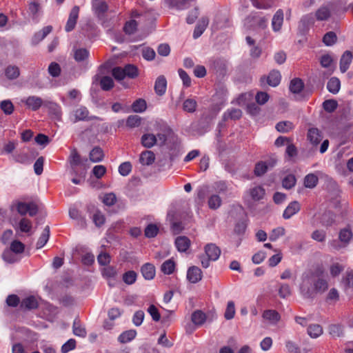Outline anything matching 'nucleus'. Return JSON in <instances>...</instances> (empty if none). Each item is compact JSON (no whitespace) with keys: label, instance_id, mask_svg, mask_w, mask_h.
Instances as JSON below:
<instances>
[{"label":"nucleus","instance_id":"nucleus-6","mask_svg":"<svg viewBox=\"0 0 353 353\" xmlns=\"http://www.w3.org/2000/svg\"><path fill=\"white\" fill-rule=\"evenodd\" d=\"M206 256L213 261L219 259L221 255V249L214 243H208L204 247Z\"/></svg>","mask_w":353,"mask_h":353},{"label":"nucleus","instance_id":"nucleus-41","mask_svg":"<svg viewBox=\"0 0 353 353\" xmlns=\"http://www.w3.org/2000/svg\"><path fill=\"white\" fill-rule=\"evenodd\" d=\"M137 274L134 270H128L123 274V281L126 285H132L137 280Z\"/></svg>","mask_w":353,"mask_h":353},{"label":"nucleus","instance_id":"nucleus-62","mask_svg":"<svg viewBox=\"0 0 353 353\" xmlns=\"http://www.w3.org/2000/svg\"><path fill=\"white\" fill-rule=\"evenodd\" d=\"M141 124V118L138 115H130L126 121L127 126L130 128L137 127Z\"/></svg>","mask_w":353,"mask_h":353},{"label":"nucleus","instance_id":"nucleus-7","mask_svg":"<svg viewBox=\"0 0 353 353\" xmlns=\"http://www.w3.org/2000/svg\"><path fill=\"white\" fill-rule=\"evenodd\" d=\"M94 14L99 19H102L108 10V6L104 0H95L92 4Z\"/></svg>","mask_w":353,"mask_h":353},{"label":"nucleus","instance_id":"nucleus-14","mask_svg":"<svg viewBox=\"0 0 353 353\" xmlns=\"http://www.w3.org/2000/svg\"><path fill=\"white\" fill-rule=\"evenodd\" d=\"M202 278L201 270L196 266L189 268L187 272V279L192 283H196Z\"/></svg>","mask_w":353,"mask_h":353},{"label":"nucleus","instance_id":"nucleus-11","mask_svg":"<svg viewBox=\"0 0 353 353\" xmlns=\"http://www.w3.org/2000/svg\"><path fill=\"white\" fill-rule=\"evenodd\" d=\"M353 58L352 52L350 50H346L342 54L340 59V70L342 73H345L349 68Z\"/></svg>","mask_w":353,"mask_h":353},{"label":"nucleus","instance_id":"nucleus-59","mask_svg":"<svg viewBox=\"0 0 353 353\" xmlns=\"http://www.w3.org/2000/svg\"><path fill=\"white\" fill-rule=\"evenodd\" d=\"M337 106H338V103H337L336 101H335L334 99L325 100L323 103V109L326 112H330V113L333 112L337 108Z\"/></svg>","mask_w":353,"mask_h":353},{"label":"nucleus","instance_id":"nucleus-21","mask_svg":"<svg viewBox=\"0 0 353 353\" xmlns=\"http://www.w3.org/2000/svg\"><path fill=\"white\" fill-rule=\"evenodd\" d=\"M155 155L150 150H145L140 154L139 162L144 165H150L154 163Z\"/></svg>","mask_w":353,"mask_h":353},{"label":"nucleus","instance_id":"nucleus-18","mask_svg":"<svg viewBox=\"0 0 353 353\" xmlns=\"http://www.w3.org/2000/svg\"><path fill=\"white\" fill-rule=\"evenodd\" d=\"M141 272L145 279L152 280L155 276V267L152 263H146L142 265Z\"/></svg>","mask_w":353,"mask_h":353},{"label":"nucleus","instance_id":"nucleus-63","mask_svg":"<svg viewBox=\"0 0 353 353\" xmlns=\"http://www.w3.org/2000/svg\"><path fill=\"white\" fill-rule=\"evenodd\" d=\"M339 294L338 291L335 288L330 289L326 296V301L330 304L334 303L339 300Z\"/></svg>","mask_w":353,"mask_h":353},{"label":"nucleus","instance_id":"nucleus-55","mask_svg":"<svg viewBox=\"0 0 353 353\" xmlns=\"http://www.w3.org/2000/svg\"><path fill=\"white\" fill-rule=\"evenodd\" d=\"M12 251L10 249L5 250L2 254V259L7 263H14L18 261L17 256H15Z\"/></svg>","mask_w":353,"mask_h":353},{"label":"nucleus","instance_id":"nucleus-3","mask_svg":"<svg viewBox=\"0 0 353 353\" xmlns=\"http://www.w3.org/2000/svg\"><path fill=\"white\" fill-rule=\"evenodd\" d=\"M90 112L88 109L85 106H80L73 110L71 116V119L73 123H77L80 121H101L102 119L94 115L90 116Z\"/></svg>","mask_w":353,"mask_h":353},{"label":"nucleus","instance_id":"nucleus-19","mask_svg":"<svg viewBox=\"0 0 353 353\" xmlns=\"http://www.w3.org/2000/svg\"><path fill=\"white\" fill-rule=\"evenodd\" d=\"M175 246L179 252H186L190 246V239L184 236H178L175 239Z\"/></svg>","mask_w":353,"mask_h":353},{"label":"nucleus","instance_id":"nucleus-36","mask_svg":"<svg viewBox=\"0 0 353 353\" xmlns=\"http://www.w3.org/2000/svg\"><path fill=\"white\" fill-rule=\"evenodd\" d=\"M50 237V228L48 225L46 226L42 234L37 242V248L40 249L43 248L48 242Z\"/></svg>","mask_w":353,"mask_h":353},{"label":"nucleus","instance_id":"nucleus-12","mask_svg":"<svg viewBox=\"0 0 353 353\" xmlns=\"http://www.w3.org/2000/svg\"><path fill=\"white\" fill-rule=\"evenodd\" d=\"M208 24L209 19L207 17H201L197 22V24L194 30L193 38L196 39L200 37L205 30Z\"/></svg>","mask_w":353,"mask_h":353},{"label":"nucleus","instance_id":"nucleus-34","mask_svg":"<svg viewBox=\"0 0 353 353\" xmlns=\"http://www.w3.org/2000/svg\"><path fill=\"white\" fill-rule=\"evenodd\" d=\"M318 182V176L313 173H310L305 176L303 183L305 188L312 189L316 186Z\"/></svg>","mask_w":353,"mask_h":353},{"label":"nucleus","instance_id":"nucleus-13","mask_svg":"<svg viewBox=\"0 0 353 353\" xmlns=\"http://www.w3.org/2000/svg\"><path fill=\"white\" fill-rule=\"evenodd\" d=\"M301 210V205L300 203L296 201H294L289 203V205L286 207L283 213V217L285 219H289L292 216L298 213Z\"/></svg>","mask_w":353,"mask_h":353},{"label":"nucleus","instance_id":"nucleus-28","mask_svg":"<svg viewBox=\"0 0 353 353\" xmlns=\"http://www.w3.org/2000/svg\"><path fill=\"white\" fill-rule=\"evenodd\" d=\"M265 194V191L261 186H255L250 190V196L255 201L261 200Z\"/></svg>","mask_w":353,"mask_h":353},{"label":"nucleus","instance_id":"nucleus-64","mask_svg":"<svg viewBox=\"0 0 353 353\" xmlns=\"http://www.w3.org/2000/svg\"><path fill=\"white\" fill-rule=\"evenodd\" d=\"M48 72L53 77H57L61 74L60 65L55 62H52L48 67Z\"/></svg>","mask_w":353,"mask_h":353},{"label":"nucleus","instance_id":"nucleus-49","mask_svg":"<svg viewBox=\"0 0 353 353\" xmlns=\"http://www.w3.org/2000/svg\"><path fill=\"white\" fill-rule=\"evenodd\" d=\"M329 333L333 337H340L343 334V326L339 324H332L329 326Z\"/></svg>","mask_w":353,"mask_h":353},{"label":"nucleus","instance_id":"nucleus-25","mask_svg":"<svg viewBox=\"0 0 353 353\" xmlns=\"http://www.w3.org/2000/svg\"><path fill=\"white\" fill-rule=\"evenodd\" d=\"M330 16L331 11L327 6H321L315 13V17L318 21H326Z\"/></svg>","mask_w":353,"mask_h":353},{"label":"nucleus","instance_id":"nucleus-50","mask_svg":"<svg viewBox=\"0 0 353 353\" xmlns=\"http://www.w3.org/2000/svg\"><path fill=\"white\" fill-rule=\"evenodd\" d=\"M100 85L103 90L108 91L114 86L112 79L108 76L103 77L100 81Z\"/></svg>","mask_w":353,"mask_h":353},{"label":"nucleus","instance_id":"nucleus-16","mask_svg":"<svg viewBox=\"0 0 353 353\" xmlns=\"http://www.w3.org/2000/svg\"><path fill=\"white\" fill-rule=\"evenodd\" d=\"M167 89V80L163 75L157 77L154 83V90L157 95H163Z\"/></svg>","mask_w":353,"mask_h":353},{"label":"nucleus","instance_id":"nucleus-9","mask_svg":"<svg viewBox=\"0 0 353 353\" xmlns=\"http://www.w3.org/2000/svg\"><path fill=\"white\" fill-rule=\"evenodd\" d=\"M263 319L271 325H276L281 320V315L274 310H266L263 312Z\"/></svg>","mask_w":353,"mask_h":353},{"label":"nucleus","instance_id":"nucleus-60","mask_svg":"<svg viewBox=\"0 0 353 353\" xmlns=\"http://www.w3.org/2000/svg\"><path fill=\"white\" fill-rule=\"evenodd\" d=\"M102 201L105 205L112 206L116 203L117 196L113 192L106 193L104 194Z\"/></svg>","mask_w":353,"mask_h":353},{"label":"nucleus","instance_id":"nucleus-44","mask_svg":"<svg viewBox=\"0 0 353 353\" xmlns=\"http://www.w3.org/2000/svg\"><path fill=\"white\" fill-rule=\"evenodd\" d=\"M197 103L194 99H187L183 103V109L184 111L193 113L196 111Z\"/></svg>","mask_w":353,"mask_h":353},{"label":"nucleus","instance_id":"nucleus-57","mask_svg":"<svg viewBox=\"0 0 353 353\" xmlns=\"http://www.w3.org/2000/svg\"><path fill=\"white\" fill-rule=\"evenodd\" d=\"M32 227L31 221L26 218L21 219L19 223V228L22 232H29L31 230Z\"/></svg>","mask_w":353,"mask_h":353},{"label":"nucleus","instance_id":"nucleus-37","mask_svg":"<svg viewBox=\"0 0 353 353\" xmlns=\"http://www.w3.org/2000/svg\"><path fill=\"white\" fill-rule=\"evenodd\" d=\"M294 128V124L289 121H280L276 125V130L282 133L288 132Z\"/></svg>","mask_w":353,"mask_h":353},{"label":"nucleus","instance_id":"nucleus-48","mask_svg":"<svg viewBox=\"0 0 353 353\" xmlns=\"http://www.w3.org/2000/svg\"><path fill=\"white\" fill-rule=\"evenodd\" d=\"M10 250L16 254H21L25 250V245L20 241L14 240L10 243Z\"/></svg>","mask_w":353,"mask_h":353},{"label":"nucleus","instance_id":"nucleus-40","mask_svg":"<svg viewBox=\"0 0 353 353\" xmlns=\"http://www.w3.org/2000/svg\"><path fill=\"white\" fill-rule=\"evenodd\" d=\"M147 108L146 101L142 99L135 100L132 104V110L134 112H143Z\"/></svg>","mask_w":353,"mask_h":353},{"label":"nucleus","instance_id":"nucleus-35","mask_svg":"<svg viewBox=\"0 0 353 353\" xmlns=\"http://www.w3.org/2000/svg\"><path fill=\"white\" fill-rule=\"evenodd\" d=\"M242 116V112L240 109L238 108H231L228 109L223 114L224 120H228V119L237 120L239 119Z\"/></svg>","mask_w":353,"mask_h":353},{"label":"nucleus","instance_id":"nucleus-27","mask_svg":"<svg viewBox=\"0 0 353 353\" xmlns=\"http://www.w3.org/2000/svg\"><path fill=\"white\" fill-rule=\"evenodd\" d=\"M340 88L341 82L337 77H332L327 83V89L334 94L339 92Z\"/></svg>","mask_w":353,"mask_h":353},{"label":"nucleus","instance_id":"nucleus-58","mask_svg":"<svg viewBox=\"0 0 353 353\" xmlns=\"http://www.w3.org/2000/svg\"><path fill=\"white\" fill-rule=\"evenodd\" d=\"M1 109L8 115L11 114L14 111V105L10 100H4L1 102Z\"/></svg>","mask_w":353,"mask_h":353},{"label":"nucleus","instance_id":"nucleus-2","mask_svg":"<svg viewBox=\"0 0 353 353\" xmlns=\"http://www.w3.org/2000/svg\"><path fill=\"white\" fill-rule=\"evenodd\" d=\"M268 19L259 15L257 13L248 16L244 21V26L248 30H254L257 28L265 29L268 26Z\"/></svg>","mask_w":353,"mask_h":353},{"label":"nucleus","instance_id":"nucleus-32","mask_svg":"<svg viewBox=\"0 0 353 353\" xmlns=\"http://www.w3.org/2000/svg\"><path fill=\"white\" fill-rule=\"evenodd\" d=\"M176 264L172 259L166 260L161 266V272L165 274H171L175 270Z\"/></svg>","mask_w":353,"mask_h":353},{"label":"nucleus","instance_id":"nucleus-10","mask_svg":"<svg viewBox=\"0 0 353 353\" xmlns=\"http://www.w3.org/2000/svg\"><path fill=\"white\" fill-rule=\"evenodd\" d=\"M39 307V302L36 296H29L23 299L20 303V307L22 310H31Z\"/></svg>","mask_w":353,"mask_h":353},{"label":"nucleus","instance_id":"nucleus-45","mask_svg":"<svg viewBox=\"0 0 353 353\" xmlns=\"http://www.w3.org/2000/svg\"><path fill=\"white\" fill-rule=\"evenodd\" d=\"M125 77L134 79L139 75V71L137 66L133 64H127L124 66Z\"/></svg>","mask_w":353,"mask_h":353},{"label":"nucleus","instance_id":"nucleus-24","mask_svg":"<svg viewBox=\"0 0 353 353\" xmlns=\"http://www.w3.org/2000/svg\"><path fill=\"white\" fill-rule=\"evenodd\" d=\"M304 88L303 81L299 78H294L291 80L289 89L290 92L294 94L300 93Z\"/></svg>","mask_w":353,"mask_h":353},{"label":"nucleus","instance_id":"nucleus-42","mask_svg":"<svg viewBox=\"0 0 353 353\" xmlns=\"http://www.w3.org/2000/svg\"><path fill=\"white\" fill-rule=\"evenodd\" d=\"M206 320L205 314L201 310H196L192 314V321L196 325H201Z\"/></svg>","mask_w":353,"mask_h":353},{"label":"nucleus","instance_id":"nucleus-53","mask_svg":"<svg viewBox=\"0 0 353 353\" xmlns=\"http://www.w3.org/2000/svg\"><path fill=\"white\" fill-rule=\"evenodd\" d=\"M89 57V52L85 48H79L75 50L74 58L78 61H83L88 59Z\"/></svg>","mask_w":353,"mask_h":353},{"label":"nucleus","instance_id":"nucleus-1","mask_svg":"<svg viewBox=\"0 0 353 353\" xmlns=\"http://www.w3.org/2000/svg\"><path fill=\"white\" fill-rule=\"evenodd\" d=\"M28 108L32 111L38 110L42 105L54 111V114H60V106L52 101H43L41 97L37 96H30L22 101Z\"/></svg>","mask_w":353,"mask_h":353},{"label":"nucleus","instance_id":"nucleus-8","mask_svg":"<svg viewBox=\"0 0 353 353\" xmlns=\"http://www.w3.org/2000/svg\"><path fill=\"white\" fill-rule=\"evenodd\" d=\"M307 139L313 145L319 144L323 139L321 132L316 128H311L307 133Z\"/></svg>","mask_w":353,"mask_h":353},{"label":"nucleus","instance_id":"nucleus-52","mask_svg":"<svg viewBox=\"0 0 353 353\" xmlns=\"http://www.w3.org/2000/svg\"><path fill=\"white\" fill-rule=\"evenodd\" d=\"M158 232L159 228L153 223L148 224L144 231L145 236L147 238H154L157 235Z\"/></svg>","mask_w":353,"mask_h":353},{"label":"nucleus","instance_id":"nucleus-39","mask_svg":"<svg viewBox=\"0 0 353 353\" xmlns=\"http://www.w3.org/2000/svg\"><path fill=\"white\" fill-rule=\"evenodd\" d=\"M73 333L77 336L84 338L86 336L87 332L85 328L81 325L79 321L74 320L72 325Z\"/></svg>","mask_w":353,"mask_h":353},{"label":"nucleus","instance_id":"nucleus-61","mask_svg":"<svg viewBox=\"0 0 353 353\" xmlns=\"http://www.w3.org/2000/svg\"><path fill=\"white\" fill-rule=\"evenodd\" d=\"M132 171V165L129 161L123 162L119 166V172L121 175L128 176Z\"/></svg>","mask_w":353,"mask_h":353},{"label":"nucleus","instance_id":"nucleus-47","mask_svg":"<svg viewBox=\"0 0 353 353\" xmlns=\"http://www.w3.org/2000/svg\"><path fill=\"white\" fill-rule=\"evenodd\" d=\"M296 179L294 174H288L282 181V185L284 188L290 190L296 185Z\"/></svg>","mask_w":353,"mask_h":353},{"label":"nucleus","instance_id":"nucleus-33","mask_svg":"<svg viewBox=\"0 0 353 353\" xmlns=\"http://www.w3.org/2000/svg\"><path fill=\"white\" fill-rule=\"evenodd\" d=\"M315 274L319 277L314 287H327V282L324 279V270L322 266H318L316 269Z\"/></svg>","mask_w":353,"mask_h":353},{"label":"nucleus","instance_id":"nucleus-5","mask_svg":"<svg viewBox=\"0 0 353 353\" xmlns=\"http://www.w3.org/2000/svg\"><path fill=\"white\" fill-rule=\"evenodd\" d=\"M275 164L276 161L274 160L259 161L255 165L254 170V174L257 176H261L268 171L269 168H273Z\"/></svg>","mask_w":353,"mask_h":353},{"label":"nucleus","instance_id":"nucleus-46","mask_svg":"<svg viewBox=\"0 0 353 353\" xmlns=\"http://www.w3.org/2000/svg\"><path fill=\"white\" fill-rule=\"evenodd\" d=\"M5 74L8 79H15L20 74L19 68L15 65H9L6 68Z\"/></svg>","mask_w":353,"mask_h":353},{"label":"nucleus","instance_id":"nucleus-29","mask_svg":"<svg viewBox=\"0 0 353 353\" xmlns=\"http://www.w3.org/2000/svg\"><path fill=\"white\" fill-rule=\"evenodd\" d=\"M320 221L323 226H331L335 222V214L330 211L325 212L322 214Z\"/></svg>","mask_w":353,"mask_h":353},{"label":"nucleus","instance_id":"nucleus-31","mask_svg":"<svg viewBox=\"0 0 353 353\" xmlns=\"http://www.w3.org/2000/svg\"><path fill=\"white\" fill-rule=\"evenodd\" d=\"M157 143V137L153 134H145L141 137L142 145L147 148L153 147Z\"/></svg>","mask_w":353,"mask_h":353},{"label":"nucleus","instance_id":"nucleus-17","mask_svg":"<svg viewBox=\"0 0 353 353\" xmlns=\"http://www.w3.org/2000/svg\"><path fill=\"white\" fill-rule=\"evenodd\" d=\"M326 288H300V294L305 299H313L318 294L324 292Z\"/></svg>","mask_w":353,"mask_h":353},{"label":"nucleus","instance_id":"nucleus-4","mask_svg":"<svg viewBox=\"0 0 353 353\" xmlns=\"http://www.w3.org/2000/svg\"><path fill=\"white\" fill-rule=\"evenodd\" d=\"M281 79V75L280 72L276 70H273L270 72L268 77H261L260 79V82L263 85L265 83V81H266L269 85L272 87H276L280 83Z\"/></svg>","mask_w":353,"mask_h":353},{"label":"nucleus","instance_id":"nucleus-43","mask_svg":"<svg viewBox=\"0 0 353 353\" xmlns=\"http://www.w3.org/2000/svg\"><path fill=\"white\" fill-rule=\"evenodd\" d=\"M337 41V36L333 31H330L325 34L323 37V42L327 46H332Z\"/></svg>","mask_w":353,"mask_h":353},{"label":"nucleus","instance_id":"nucleus-56","mask_svg":"<svg viewBox=\"0 0 353 353\" xmlns=\"http://www.w3.org/2000/svg\"><path fill=\"white\" fill-rule=\"evenodd\" d=\"M92 220L97 227H101L105 223V218L101 211L97 210L92 216Z\"/></svg>","mask_w":353,"mask_h":353},{"label":"nucleus","instance_id":"nucleus-20","mask_svg":"<svg viewBox=\"0 0 353 353\" xmlns=\"http://www.w3.org/2000/svg\"><path fill=\"white\" fill-rule=\"evenodd\" d=\"M52 30V26H48L44 27L41 30L36 32L32 39V44H38L40 41L44 39L48 34L51 32Z\"/></svg>","mask_w":353,"mask_h":353},{"label":"nucleus","instance_id":"nucleus-30","mask_svg":"<svg viewBox=\"0 0 353 353\" xmlns=\"http://www.w3.org/2000/svg\"><path fill=\"white\" fill-rule=\"evenodd\" d=\"M136 335L135 330H129L121 333L118 337V341L121 343H126L133 340Z\"/></svg>","mask_w":353,"mask_h":353},{"label":"nucleus","instance_id":"nucleus-26","mask_svg":"<svg viewBox=\"0 0 353 353\" xmlns=\"http://www.w3.org/2000/svg\"><path fill=\"white\" fill-rule=\"evenodd\" d=\"M104 157L103 151L100 147H94L90 152V159L94 163L100 162Z\"/></svg>","mask_w":353,"mask_h":353},{"label":"nucleus","instance_id":"nucleus-51","mask_svg":"<svg viewBox=\"0 0 353 353\" xmlns=\"http://www.w3.org/2000/svg\"><path fill=\"white\" fill-rule=\"evenodd\" d=\"M137 22L135 20H130L125 23L123 27V31L127 34H132L136 32L137 29Z\"/></svg>","mask_w":353,"mask_h":353},{"label":"nucleus","instance_id":"nucleus-54","mask_svg":"<svg viewBox=\"0 0 353 353\" xmlns=\"http://www.w3.org/2000/svg\"><path fill=\"white\" fill-rule=\"evenodd\" d=\"M221 199L217 194L212 195L208 199V206L210 209L216 210L221 205Z\"/></svg>","mask_w":353,"mask_h":353},{"label":"nucleus","instance_id":"nucleus-38","mask_svg":"<svg viewBox=\"0 0 353 353\" xmlns=\"http://www.w3.org/2000/svg\"><path fill=\"white\" fill-rule=\"evenodd\" d=\"M101 272L102 276L106 279H113L117 274V268L114 266L106 265L101 268Z\"/></svg>","mask_w":353,"mask_h":353},{"label":"nucleus","instance_id":"nucleus-23","mask_svg":"<svg viewBox=\"0 0 353 353\" xmlns=\"http://www.w3.org/2000/svg\"><path fill=\"white\" fill-rule=\"evenodd\" d=\"M307 333L311 338L316 339L323 334V330L319 324H310L307 327Z\"/></svg>","mask_w":353,"mask_h":353},{"label":"nucleus","instance_id":"nucleus-22","mask_svg":"<svg viewBox=\"0 0 353 353\" xmlns=\"http://www.w3.org/2000/svg\"><path fill=\"white\" fill-rule=\"evenodd\" d=\"M353 239V233L350 228L341 229L339 234V239L347 247Z\"/></svg>","mask_w":353,"mask_h":353},{"label":"nucleus","instance_id":"nucleus-15","mask_svg":"<svg viewBox=\"0 0 353 353\" xmlns=\"http://www.w3.org/2000/svg\"><path fill=\"white\" fill-rule=\"evenodd\" d=\"M284 14L281 9H279L273 16L272 20V28L274 32H279L283 23Z\"/></svg>","mask_w":353,"mask_h":353}]
</instances>
